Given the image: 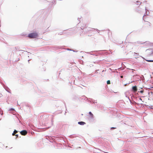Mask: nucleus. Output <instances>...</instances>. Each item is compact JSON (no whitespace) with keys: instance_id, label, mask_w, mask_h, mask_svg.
Segmentation results:
<instances>
[{"instance_id":"1","label":"nucleus","mask_w":153,"mask_h":153,"mask_svg":"<svg viewBox=\"0 0 153 153\" xmlns=\"http://www.w3.org/2000/svg\"><path fill=\"white\" fill-rule=\"evenodd\" d=\"M91 52L97 53L99 55H104L105 54L108 55L109 53L106 50L94 51H91Z\"/></svg>"},{"instance_id":"2","label":"nucleus","mask_w":153,"mask_h":153,"mask_svg":"<svg viewBox=\"0 0 153 153\" xmlns=\"http://www.w3.org/2000/svg\"><path fill=\"white\" fill-rule=\"evenodd\" d=\"M38 36V34L36 32H33L30 33L27 36V37H28L33 38H36Z\"/></svg>"},{"instance_id":"3","label":"nucleus","mask_w":153,"mask_h":153,"mask_svg":"<svg viewBox=\"0 0 153 153\" xmlns=\"http://www.w3.org/2000/svg\"><path fill=\"white\" fill-rule=\"evenodd\" d=\"M20 133L22 135H25L27 134V132L26 130H23L20 132Z\"/></svg>"},{"instance_id":"4","label":"nucleus","mask_w":153,"mask_h":153,"mask_svg":"<svg viewBox=\"0 0 153 153\" xmlns=\"http://www.w3.org/2000/svg\"><path fill=\"white\" fill-rule=\"evenodd\" d=\"M145 10H146V14H144L143 16H146V15H148V14L149 13V11L148 10H147L146 7H145Z\"/></svg>"},{"instance_id":"5","label":"nucleus","mask_w":153,"mask_h":153,"mask_svg":"<svg viewBox=\"0 0 153 153\" xmlns=\"http://www.w3.org/2000/svg\"><path fill=\"white\" fill-rule=\"evenodd\" d=\"M145 10H146V14H144L143 16H146V15H148V14L149 13V11L148 10H147L146 7H145Z\"/></svg>"},{"instance_id":"6","label":"nucleus","mask_w":153,"mask_h":153,"mask_svg":"<svg viewBox=\"0 0 153 153\" xmlns=\"http://www.w3.org/2000/svg\"><path fill=\"white\" fill-rule=\"evenodd\" d=\"M146 51H150V52H149V53H150V55H153V48L147 49L146 50Z\"/></svg>"},{"instance_id":"7","label":"nucleus","mask_w":153,"mask_h":153,"mask_svg":"<svg viewBox=\"0 0 153 153\" xmlns=\"http://www.w3.org/2000/svg\"><path fill=\"white\" fill-rule=\"evenodd\" d=\"M132 89L134 92H136L137 91V89L136 86H133L132 88Z\"/></svg>"},{"instance_id":"8","label":"nucleus","mask_w":153,"mask_h":153,"mask_svg":"<svg viewBox=\"0 0 153 153\" xmlns=\"http://www.w3.org/2000/svg\"><path fill=\"white\" fill-rule=\"evenodd\" d=\"M78 124L81 125H83L85 124V123L84 122L81 121L78 122Z\"/></svg>"},{"instance_id":"9","label":"nucleus","mask_w":153,"mask_h":153,"mask_svg":"<svg viewBox=\"0 0 153 153\" xmlns=\"http://www.w3.org/2000/svg\"><path fill=\"white\" fill-rule=\"evenodd\" d=\"M50 2L52 3L53 4H55L56 3V0H52L51 1H50Z\"/></svg>"},{"instance_id":"10","label":"nucleus","mask_w":153,"mask_h":153,"mask_svg":"<svg viewBox=\"0 0 153 153\" xmlns=\"http://www.w3.org/2000/svg\"><path fill=\"white\" fill-rule=\"evenodd\" d=\"M89 114L90 115L91 117V118H93V117H94V115H93V114L91 112H89Z\"/></svg>"},{"instance_id":"11","label":"nucleus","mask_w":153,"mask_h":153,"mask_svg":"<svg viewBox=\"0 0 153 153\" xmlns=\"http://www.w3.org/2000/svg\"><path fill=\"white\" fill-rule=\"evenodd\" d=\"M139 55V54L137 53H136L135 52H134V56H138V55Z\"/></svg>"},{"instance_id":"12","label":"nucleus","mask_w":153,"mask_h":153,"mask_svg":"<svg viewBox=\"0 0 153 153\" xmlns=\"http://www.w3.org/2000/svg\"><path fill=\"white\" fill-rule=\"evenodd\" d=\"M93 53V54H92V55L93 56H97L98 55H99L97 53Z\"/></svg>"},{"instance_id":"13","label":"nucleus","mask_w":153,"mask_h":153,"mask_svg":"<svg viewBox=\"0 0 153 153\" xmlns=\"http://www.w3.org/2000/svg\"><path fill=\"white\" fill-rule=\"evenodd\" d=\"M136 3H137V4H139V5L141 4V2H140L139 1H136Z\"/></svg>"},{"instance_id":"14","label":"nucleus","mask_w":153,"mask_h":153,"mask_svg":"<svg viewBox=\"0 0 153 153\" xmlns=\"http://www.w3.org/2000/svg\"><path fill=\"white\" fill-rule=\"evenodd\" d=\"M146 60L148 62H153V60H147L146 59Z\"/></svg>"},{"instance_id":"15","label":"nucleus","mask_w":153,"mask_h":153,"mask_svg":"<svg viewBox=\"0 0 153 153\" xmlns=\"http://www.w3.org/2000/svg\"><path fill=\"white\" fill-rule=\"evenodd\" d=\"M136 11L137 12L139 13L140 11L138 9V8H137L136 9Z\"/></svg>"},{"instance_id":"16","label":"nucleus","mask_w":153,"mask_h":153,"mask_svg":"<svg viewBox=\"0 0 153 153\" xmlns=\"http://www.w3.org/2000/svg\"><path fill=\"white\" fill-rule=\"evenodd\" d=\"M107 84H110V81L108 80L107 81Z\"/></svg>"},{"instance_id":"17","label":"nucleus","mask_w":153,"mask_h":153,"mask_svg":"<svg viewBox=\"0 0 153 153\" xmlns=\"http://www.w3.org/2000/svg\"><path fill=\"white\" fill-rule=\"evenodd\" d=\"M71 51H73L74 52H77L78 51H75L74 50H72V49L71 50Z\"/></svg>"},{"instance_id":"18","label":"nucleus","mask_w":153,"mask_h":153,"mask_svg":"<svg viewBox=\"0 0 153 153\" xmlns=\"http://www.w3.org/2000/svg\"><path fill=\"white\" fill-rule=\"evenodd\" d=\"M91 53H93V52H92L91 51L90 52H87V53L88 54L92 55Z\"/></svg>"},{"instance_id":"19","label":"nucleus","mask_w":153,"mask_h":153,"mask_svg":"<svg viewBox=\"0 0 153 153\" xmlns=\"http://www.w3.org/2000/svg\"><path fill=\"white\" fill-rule=\"evenodd\" d=\"M13 132L14 133V134H16L17 132V131L16 130H15Z\"/></svg>"},{"instance_id":"20","label":"nucleus","mask_w":153,"mask_h":153,"mask_svg":"<svg viewBox=\"0 0 153 153\" xmlns=\"http://www.w3.org/2000/svg\"><path fill=\"white\" fill-rule=\"evenodd\" d=\"M15 49L16 50L19 51V50H17V48H16V47H15ZM23 51L22 50H19V51Z\"/></svg>"},{"instance_id":"21","label":"nucleus","mask_w":153,"mask_h":153,"mask_svg":"<svg viewBox=\"0 0 153 153\" xmlns=\"http://www.w3.org/2000/svg\"><path fill=\"white\" fill-rule=\"evenodd\" d=\"M63 32H61L60 33H59L58 34L60 35H61L62 34H63Z\"/></svg>"},{"instance_id":"22","label":"nucleus","mask_w":153,"mask_h":153,"mask_svg":"<svg viewBox=\"0 0 153 153\" xmlns=\"http://www.w3.org/2000/svg\"><path fill=\"white\" fill-rule=\"evenodd\" d=\"M68 51H71L72 49H70L69 48H67L66 49Z\"/></svg>"},{"instance_id":"23","label":"nucleus","mask_w":153,"mask_h":153,"mask_svg":"<svg viewBox=\"0 0 153 153\" xmlns=\"http://www.w3.org/2000/svg\"><path fill=\"white\" fill-rule=\"evenodd\" d=\"M109 51L110 53H112V52H111V50H109Z\"/></svg>"},{"instance_id":"24","label":"nucleus","mask_w":153,"mask_h":153,"mask_svg":"<svg viewBox=\"0 0 153 153\" xmlns=\"http://www.w3.org/2000/svg\"><path fill=\"white\" fill-rule=\"evenodd\" d=\"M96 30L97 31H98V33H99V30H98V29H96Z\"/></svg>"},{"instance_id":"25","label":"nucleus","mask_w":153,"mask_h":153,"mask_svg":"<svg viewBox=\"0 0 153 153\" xmlns=\"http://www.w3.org/2000/svg\"><path fill=\"white\" fill-rule=\"evenodd\" d=\"M62 47H61V46H60V47H59L58 48H62Z\"/></svg>"},{"instance_id":"26","label":"nucleus","mask_w":153,"mask_h":153,"mask_svg":"<svg viewBox=\"0 0 153 153\" xmlns=\"http://www.w3.org/2000/svg\"><path fill=\"white\" fill-rule=\"evenodd\" d=\"M31 59H29L28 60V63H29V61H30V60Z\"/></svg>"},{"instance_id":"27","label":"nucleus","mask_w":153,"mask_h":153,"mask_svg":"<svg viewBox=\"0 0 153 153\" xmlns=\"http://www.w3.org/2000/svg\"><path fill=\"white\" fill-rule=\"evenodd\" d=\"M15 134H14V133L13 132V133L12 135H13L14 136V135H15Z\"/></svg>"},{"instance_id":"28","label":"nucleus","mask_w":153,"mask_h":153,"mask_svg":"<svg viewBox=\"0 0 153 153\" xmlns=\"http://www.w3.org/2000/svg\"><path fill=\"white\" fill-rule=\"evenodd\" d=\"M120 77H121V78H122L123 77V76H120Z\"/></svg>"},{"instance_id":"29","label":"nucleus","mask_w":153,"mask_h":153,"mask_svg":"<svg viewBox=\"0 0 153 153\" xmlns=\"http://www.w3.org/2000/svg\"><path fill=\"white\" fill-rule=\"evenodd\" d=\"M140 92L141 93H143V91H140Z\"/></svg>"},{"instance_id":"30","label":"nucleus","mask_w":153,"mask_h":153,"mask_svg":"<svg viewBox=\"0 0 153 153\" xmlns=\"http://www.w3.org/2000/svg\"><path fill=\"white\" fill-rule=\"evenodd\" d=\"M2 96L1 94H0V97H1Z\"/></svg>"},{"instance_id":"31","label":"nucleus","mask_w":153,"mask_h":153,"mask_svg":"<svg viewBox=\"0 0 153 153\" xmlns=\"http://www.w3.org/2000/svg\"><path fill=\"white\" fill-rule=\"evenodd\" d=\"M16 136H17V137L18 136V134H16L15 135Z\"/></svg>"},{"instance_id":"32","label":"nucleus","mask_w":153,"mask_h":153,"mask_svg":"<svg viewBox=\"0 0 153 153\" xmlns=\"http://www.w3.org/2000/svg\"><path fill=\"white\" fill-rule=\"evenodd\" d=\"M81 18H78V20H79V19H81Z\"/></svg>"},{"instance_id":"33","label":"nucleus","mask_w":153,"mask_h":153,"mask_svg":"<svg viewBox=\"0 0 153 153\" xmlns=\"http://www.w3.org/2000/svg\"><path fill=\"white\" fill-rule=\"evenodd\" d=\"M121 67H123L122 64H121Z\"/></svg>"},{"instance_id":"34","label":"nucleus","mask_w":153,"mask_h":153,"mask_svg":"<svg viewBox=\"0 0 153 153\" xmlns=\"http://www.w3.org/2000/svg\"><path fill=\"white\" fill-rule=\"evenodd\" d=\"M140 100H142V99H141V98H140Z\"/></svg>"},{"instance_id":"35","label":"nucleus","mask_w":153,"mask_h":153,"mask_svg":"<svg viewBox=\"0 0 153 153\" xmlns=\"http://www.w3.org/2000/svg\"><path fill=\"white\" fill-rule=\"evenodd\" d=\"M103 60V59H102V60Z\"/></svg>"},{"instance_id":"36","label":"nucleus","mask_w":153,"mask_h":153,"mask_svg":"<svg viewBox=\"0 0 153 153\" xmlns=\"http://www.w3.org/2000/svg\"><path fill=\"white\" fill-rule=\"evenodd\" d=\"M69 66H71V65H69Z\"/></svg>"},{"instance_id":"37","label":"nucleus","mask_w":153,"mask_h":153,"mask_svg":"<svg viewBox=\"0 0 153 153\" xmlns=\"http://www.w3.org/2000/svg\"><path fill=\"white\" fill-rule=\"evenodd\" d=\"M19 60V58L18 60Z\"/></svg>"}]
</instances>
